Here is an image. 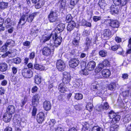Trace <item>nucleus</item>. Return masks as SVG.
<instances>
[{
  "label": "nucleus",
  "mask_w": 131,
  "mask_h": 131,
  "mask_svg": "<svg viewBox=\"0 0 131 131\" xmlns=\"http://www.w3.org/2000/svg\"><path fill=\"white\" fill-rule=\"evenodd\" d=\"M12 115L6 112L4 114L3 116V120L5 122H9L11 120Z\"/></svg>",
  "instance_id": "nucleus-16"
},
{
  "label": "nucleus",
  "mask_w": 131,
  "mask_h": 131,
  "mask_svg": "<svg viewBox=\"0 0 131 131\" xmlns=\"http://www.w3.org/2000/svg\"><path fill=\"white\" fill-rule=\"evenodd\" d=\"M38 13L37 12H34L29 16L28 15L27 13L24 14L20 19L19 24L21 25H24L26 21L31 23L32 22L34 17Z\"/></svg>",
  "instance_id": "nucleus-2"
},
{
  "label": "nucleus",
  "mask_w": 131,
  "mask_h": 131,
  "mask_svg": "<svg viewBox=\"0 0 131 131\" xmlns=\"http://www.w3.org/2000/svg\"><path fill=\"white\" fill-rule=\"evenodd\" d=\"M73 84L74 87L78 88L80 86V84H81V82L79 80H77L73 82Z\"/></svg>",
  "instance_id": "nucleus-37"
},
{
  "label": "nucleus",
  "mask_w": 131,
  "mask_h": 131,
  "mask_svg": "<svg viewBox=\"0 0 131 131\" xmlns=\"http://www.w3.org/2000/svg\"><path fill=\"white\" fill-rule=\"evenodd\" d=\"M56 67L59 71H62L65 70L66 65L64 62L60 59L57 60Z\"/></svg>",
  "instance_id": "nucleus-8"
},
{
  "label": "nucleus",
  "mask_w": 131,
  "mask_h": 131,
  "mask_svg": "<svg viewBox=\"0 0 131 131\" xmlns=\"http://www.w3.org/2000/svg\"><path fill=\"white\" fill-rule=\"evenodd\" d=\"M78 2L76 0H71L70 2V4L71 5L74 6Z\"/></svg>",
  "instance_id": "nucleus-58"
},
{
  "label": "nucleus",
  "mask_w": 131,
  "mask_h": 131,
  "mask_svg": "<svg viewBox=\"0 0 131 131\" xmlns=\"http://www.w3.org/2000/svg\"><path fill=\"white\" fill-rule=\"evenodd\" d=\"M59 3H60V7L62 9H64L66 5L65 0H60L59 1Z\"/></svg>",
  "instance_id": "nucleus-39"
},
{
  "label": "nucleus",
  "mask_w": 131,
  "mask_h": 131,
  "mask_svg": "<svg viewBox=\"0 0 131 131\" xmlns=\"http://www.w3.org/2000/svg\"><path fill=\"white\" fill-rule=\"evenodd\" d=\"M5 45L7 47H13L15 45V42L11 39L7 40L5 43Z\"/></svg>",
  "instance_id": "nucleus-24"
},
{
  "label": "nucleus",
  "mask_w": 131,
  "mask_h": 131,
  "mask_svg": "<svg viewBox=\"0 0 131 131\" xmlns=\"http://www.w3.org/2000/svg\"><path fill=\"white\" fill-rule=\"evenodd\" d=\"M40 98L39 95L38 94L35 95L32 97V103L34 107H35L39 103V99Z\"/></svg>",
  "instance_id": "nucleus-12"
},
{
  "label": "nucleus",
  "mask_w": 131,
  "mask_h": 131,
  "mask_svg": "<svg viewBox=\"0 0 131 131\" xmlns=\"http://www.w3.org/2000/svg\"><path fill=\"white\" fill-rule=\"evenodd\" d=\"M71 79V76L69 73L66 71L63 72L62 79L63 83H61L58 87V89L60 92L63 93L66 91L67 88L65 84H69Z\"/></svg>",
  "instance_id": "nucleus-1"
},
{
  "label": "nucleus",
  "mask_w": 131,
  "mask_h": 131,
  "mask_svg": "<svg viewBox=\"0 0 131 131\" xmlns=\"http://www.w3.org/2000/svg\"><path fill=\"white\" fill-rule=\"evenodd\" d=\"M8 3L4 2H0V8L4 10L7 8Z\"/></svg>",
  "instance_id": "nucleus-30"
},
{
  "label": "nucleus",
  "mask_w": 131,
  "mask_h": 131,
  "mask_svg": "<svg viewBox=\"0 0 131 131\" xmlns=\"http://www.w3.org/2000/svg\"><path fill=\"white\" fill-rule=\"evenodd\" d=\"M52 35L48 36L46 35H43L41 40V41L44 43H46L47 45H50L51 48H53V41L50 40Z\"/></svg>",
  "instance_id": "nucleus-3"
},
{
  "label": "nucleus",
  "mask_w": 131,
  "mask_h": 131,
  "mask_svg": "<svg viewBox=\"0 0 131 131\" xmlns=\"http://www.w3.org/2000/svg\"><path fill=\"white\" fill-rule=\"evenodd\" d=\"M103 68V65L102 63L100 64L95 70V71L96 73L99 72Z\"/></svg>",
  "instance_id": "nucleus-40"
},
{
  "label": "nucleus",
  "mask_w": 131,
  "mask_h": 131,
  "mask_svg": "<svg viewBox=\"0 0 131 131\" xmlns=\"http://www.w3.org/2000/svg\"><path fill=\"white\" fill-rule=\"evenodd\" d=\"M12 52L11 51H8L6 52L5 53L2 55V57L3 58H5L9 54H12Z\"/></svg>",
  "instance_id": "nucleus-55"
},
{
  "label": "nucleus",
  "mask_w": 131,
  "mask_h": 131,
  "mask_svg": "<svg viewBox=\"0 0 131 131\" xmlns=\"http://www.w3.org/2000/svg\"><path fill=\"white\" fill-rule=\"evenodd\" d=\"M103 105L101 104L97 107L96 109L98 111H101L103 110Z\"/></svg>",
  "instance_id": "nucleus-63"
},
{
  "label": "nucleus",
  "mask_w": 131,
  "mask_h": 131,
  "mask_svg": "<svg viewBox=\"0 0 131 131\" xmlns=\"http://www.w3.org/2000/svg\"><path fill=\"white\" fill-rule=\"evenodd\" d=\"M97 82H96L95 83L92 84L91 85V88L92 90H94V89L98 90L99 88H101V87H99V85L97 84Z\"/></svg>",
  "instance_id": "nucleus-32"
},
{
  "label": "nucleus",
  "mask_w": 131,
  "mask_h": 131,
  "mask_svg": "<svg viewBox=\"0 0 131 131\" xmlns=\"http://www.w3.org/2000/svg\"><path fill=\"white\" fill-rule=\"evenodd\" d=\"M111 35V33L110 30L109 29H106L103 31L102 36L103 38H105V39H107Z\"/></svg>",
  "instance_id": "nucleus-18"
},
{
  "label": "nucleus",
  "mask_w": 131,
  "mask_h": 131,
  "mask_svg": "<svg viewBox=\"0 0 131 131\" xmlns=\"http://www.w3.org/2000/svg\"><path fill=\"white\" fill-rule=\"evenodd\" d=\"M102 105H103V110H106L109 108V106L107 102H105L104 104H102Z\"/></svg>",
  "instance_id": "nucleus-54"
},
{
  "label": "nucleus",
  "mask_w": 131,
  "mask_h": 131,
  "mask_svg": "<svg viewBox=\"0 0 131 131\" xmlns=\"http://www.w3.org/2000/svg\"><path fill=\"white\" fill-rule=\"evenodd\" d=\"M45 118V114L42 112H40L37 115V120L39 123H42L43 121Z\"/></svg>",
  "instance_id": "nucleus-13"
},
{
  "label": "nucleus",
  "mask_w": 131,
  "mask_h": 131,
  "mask_svg": "<svg viewBox=\"0 0 131 131\" xmlns=\"http://www.w3.org/2000/svg\"><path fill=\"white\" fill-rule=\"evenodd\" d=\"M109 25L113 28H118L119 26V23L116 20H111Z\"/></svg>",
  "instance_id": "nucleus-15"
},
{
  "label": "nucleus",
  "mask_w": 131,
  "mask_h": 131,
  "mask_svg": "<svg viewBox=\"0 0 131 131\" xmlns=\"http://www.w3.org/2000/svg\"><path fill=\"white\" fill-rule=\"evenodd\" d=\"M102 64L104 66H109L110 64L109 62L107 60H105L103 62Z\"/></svg>",
  "instance_id": "nucleus-52"
},
{
  "label": "nucleus",
  "mask_w": 131,
  "mask_h": 131,
  "mask_svg": "<svg viewBox=\"0 0 131 131\" xmlns=\"http://www.w3.org/2000/svg\"><path fill=\"white\" fill-rule=\"evenodd\" d=\"M129 0H121L120 5L122 6H124L128 3Z\"/></svg>",
  "instance_id": "nucleus-51"
},
{
  "label": "nucleus",
  "mask_w": 131,
  "mask_h": 131,
  "mask_svg": "<svg viewBox=\"0 0 131 131\" xmlns=\"http://www.w3.org/2000/svg\"><path fill=\"white\" fill-rule=\"evenodd\" d=\"M82 22H84V23H83V26H86L89 27H91V23L85 21L84 19L82 20Z\"/></svg>",
  "instance_id": "nucleus-50"
},
{
  "label": "nucleus",
  "mask_w": 131,
  "mask_h": 131,
  "mask_svg": "<svg viewBox=\"0 0 131 131\" xmlns=\"http://www.w3.org/2000/svg\"><path fill=\"white\" fill-rule=\"evenodd\" d=\"M95 66V62L93 61H91L88 62L86 68L89 71H91L94 69Z\"/></svg>",
  "instance_id": "nucleus-14"
},
{
  "label": "nucleus",
  "mask_w": 131,
  "mask_h": 131,
  "mask_svg": "<svg viewBox=\"0 0 131 131\" xmlns=\"http://www.w3.org/2000/svg\"><path fill=\"white\" fill-rule=\"evenodd\" d=\"M38 31V30L36 28V26L34 25L32 28L31 31V34H34L35 36H37V33Z\"/></svg>",
  "instance_id": "nucleus-34"
},
{
  "label": "nucleus",
  "mask_w": 131,
  "mask_h": 131,
  "mask_svg": "<svg viewBox=\"0 0 131 131\" xmlns=\"http://www.w3.org/2000/svg\"><path fill=\"white\" fill-rule=\"evenodd\" d=\"M90 126L89 124L87 122H85L83 126L82 131H89Z\"/></svg>",
  "instance_id": "nucleus-29"
},
{
  "label": "nucleus",
  "mask_w": 131,
  "mask_h": 131,
  "mask_svg": "<svg viewBox=\"0 0 131 131\" xmlns=\"http://www.w3.org/2000/svg\"><path fill=\"white\" fill-rule=\"evenodd\" d=\"M86 109L89 111H91L93 108V104L91 103H88L86 106Z\"/></svg>",
  "instance_id": "nucleus-42"
},
{
  "label": "nucleus",
  "mask_w": 131,
  "mask_h": 131,
  "mask_svg": "<svg viewBox=\"0 0 131 131\" xmlns=\"http://www.w3.org/2000/svg\"><path fill=\"white\" fill-rule=\"evenodd\" d=\"M109 116L110 119L112 120L111 121L112 123H116L121 118L120 116L117 115L113 111H111L109 113Z\"/></svg>",
  "instance_id": "nucleus-5"
},
{
  "label": "nucleus",
  "mask_w": 131,
  "mask_h": 131,
  "mask_svg": "<svg viewBox=\"0 0 131 131\" xmlns=\"http://www.w3.org/2000/svg\"><path fill=\"white\" fill-rule=\"evenodd\" d=\"M15 106L13 105H9L7 107L6 112L12 115L15 112Z\"/></svg>",
  "instance_id": "nucleus-19"
},
{
  "label": "nucleus",
  "mask_w": 131,
  "mask_h": 131,
  "mask_svg": "<svg viewBox=\"0 0 131 131\" xmlns=\"http://www.w3.org/2000/svg\"><path fill=\"white\" fill-rule=\"evenodd\" d=\"M119 126L117 124H113L111 125L110 128V131H117L119 129Z\"/></svg>",
  "instance_id": "nucleus-33"
},
{
  "label": "nucleus",
  "mask_w": 131,
  "mask_h": 131,
  "mask_svg": "<svg viewBox=\"0 0 131 131\" xmlns=\"http://www.w3.org/2000/svg\"><path fill=\"white\" fill-rule=\"evenodd\" d=\"M121 0H113L114 4L117 5H119L121 4Z\"/></svg>",
  "instance_id": "nucleus-59"
},
{
  "label": "nucleus",
  "mask_w": 131,
  "mask_h": 131,
  "mask_svg": "<svg viewBox=\"0 0 131 131\" xmlns=\"http://www.w3.org/2000/svg\"><path fill=\"white\" fill-rule=\"evenodd\" d=\"M44 3L43 0H39L35 5V8L37 9H39L43 6Z\"/></svg>",
  "instance_id": "nucleus-23"
},
{
  "label": "nucleus",
  "mask_w": 131,
  "mask_h": 131,
  "mask_svg": "<svg viewBox=\"0 0 131 131\" xmlns=\"http://www.w3.org/2000/svg\"><path fill=\"white\" fill-rule=\"evenodd\" d=\"M79 62L80 61L78 59L72 58L69 61V65L70 67L74 68L78 66Z\"/></svg>",
  "instance_id": "nucleus-10"
},
{
  "label": "nucleus",
  "mask_w": 131,
  "mask_h": 131,
  "mask_svg": "<svg viewBox=\"0 0 131 131\" xmlns=\"http://www.w3.org/2000/svg\"><path fill=\"white\" fill-rule=\"evenodd\" d=\"M129 92L128 91H123L122 92V95L124 97H126L128 95Z\"/></svg>",
  "instance_id": "nucleus-60"
},
{
  "label": "nucleus",
  "mask_w": 131,
  "mask_h": 131,
  "mask_svg": "<svg viewBox=\"0 0 131 131\" xmlns=\"http://www.w3.org/2000/svg\"><path fill=\"white\" fill-rule=\"evenodd\" d=\"M43 106L44 109L46 111H48L51 109V104L49 101H45L43 103Z\"/></svg>",
  "instance_id": "nucleus-17"
},
{
  "label": "nucleus",
  "mask_w": 131,
  "mask_h": 131,
  "mask_svg": "<svg viewBox=\"0 0 131 131\" xmlns=\"http://www.w3.org/2000/svg\"><path fill=\"white\" fill-rule=\"evenodd\" d=\"M34 67L35 69L37 70L42 71L45 69L44 67L41 65H39L37 64H35L34 65Z\"/></svg>",
  "instance_id": "nucleus-35"
},
{
  "label": "nucleus",
  "mask_w": 131,
  "mask_h": 131,
  "mask_svg": "<svg viewBox=\"0 0 131 131\" xmlns=\"http://www.w3.org/2000/svg\"><path fill=\"white\" fill-rule=\"evenodd\" d=\"M35 83L37 84H40L41 81V77L39 75H35Z\"/></svg>",
  "instance_id": "nucleus-31"
},
{
  "label": "nucleus",
  "mask_w": 131,
  "mask_h": 131,
  "mask_svg": "<svg viewBox=\"0 0 131 131\" xmlns=\"http://www.w3.org/2000/svg\"><path fill=\"white\" fill-rule=\"evenodd\" d=\"M101 73L102 76L105 78L109 77L111 75V72L108 69H104L103 70Z\"/></svg>",
  "instance_id": "nucleus-20"
},
{
  "label": "nucleus",
  "mask_w": 131,
  "mask_h": 131,
  "mask_svg": "<svg viewBox=\"0 0 131 131\" xmlns=\"http://www.w3.org/2000/svg\"><path fill=\"white\" fill-rule=\"evenodd\" d=\"M35 107H34L33 108L32 111V115L33 116H35L36 113L37 109Z\"/></svg>",
  "instance_id": "nucleus-64"
},
{
  "label": "nucleus",
  "mask_w": 131,
  "mask_h": 131,
  "mask_svg": "<svg viewBox=\"0 0 131 131\" xmlns=\"http://www.w3.org/2000/svg\"><path fill=\"white\" fill-rule=\"evenodd\" d=\"M80 38L78 36H77L75 37L73 39L72 43L75 46H76L79 45Z\"/></svg>",
  "instance_id": "nucleus-27"
},
{
  "label": "nucleus",
  "mask_w": 131,
  "mask_h": 131,
  "mask_svg": "<svg viewBox=\"0 0 131 131\" xmlns=\"http://www.w3.org/2000/svg\"><path fill=\"white\" fill-rule=\"evenodd\" d=\"M101 16H94L93 17V20L95 22H96L98 20H100L101 19Z\"/></svg>",
  "instance_id": "nucleus-53"
},
{
  "label": "nucleus",
  "mask_w": 131,
  "mask_h": 131,
  "mask_svg": "<svg viewBox=\"0 0 131 131\" xmlns=\"http://www.w3.org/2000/svg\"><path fill=\"white\" fill-rule=\"evenodd\" d=\"M22 74L25 78H30L32 76V72L29 69H24L22 70Z\"/></svg>",
  "instance_id": "nucleus-9"
},
{
  "label": "nucleus",
  "mask_w": 131,
  "mask_h": 131,
  "mask_svg": "<svg viewBox=\"0 0 131 131\" xmlns=\"http://www.w3.org/2000/svg\"><path fill=\"white\" fill-rule=\"evenodd\" d=\"M27 101V96H25L24 97V99L23 100H22V101L21 103L22 104L21 105V106L23 107L24 105L26 104Z\"/></svg>",
  "instance_id": "nucleus-56"
},
{
  "label": "nucleus",
  "mask_w": 131,
  "mask_h": 131,
  "mask_svg": "<svg viewBox=\"0 0 131 131\" xmlns=\"http://www.w3.org/2000/svg\"><path fill=\"white\" fill-rule=\"evenodd\" d=\"M14 61L15 64H19L21 62V59L20 58L17 57L14 59Z\"/></svg>",
  "instance_id": "nucleus-49"
},
{
  "label": "nucleus",
  "mask_w": 131,
  "mask_h": 131,
  "mask_svg": "<svg viewBox=\"0 0 131 131\" xmlns=\"http://www.w3.org/2000/svg\"><path fill=\"white\" fill-rule=\"evenodd\" d=\"M75 97L77 100H80L82 99L83 98L82 95L80 93L75 94Z\"/></svg>",
  "instance_id": "nucleus-46"
},
{
  "label": "nucleus",
  "mask_w": 131,
  "mask_h": 131,
  "mask_svg": "<svg viewBox=\"0 0 131 131\" xmlns=\"http://www.w3.org/2000/svg\"><path fill=\"white\" fill-rule=\"evenodd\" d=\"M50 45H47L46 47H45L42 49V53L45 56H48L49 55L51 52L54 51V47L53 46V48H51Z\"/></svg>",
  "instance_id": "nucleus-6"
},
{
  "label": "nucleus",
  "mask_w": 131,
  "mask_h": 131,
  "mask_svg": "<svg viewBox=\"0 0 131 131\" xmlns=\"http://www.w3.org/2000/svg\"><path fill=\"white\" fill-rule=\"evenodd\" d=\"M99 55L102 57H105L107 55V52L105 50H101L99 52Z\"/></svg>",
  "instance_id": "nucleus-44"
},
{
  "label": "nucleus",
  "mask_w": 131,
  "mask_h": 131,
  "mask_svg": "<svg viewBox=\"0 0 131 131\" xmlns=\"http://www.w3.org/2000/svg\"><path fill=\"white\" fill-rule=\"evenodd\" d=\"M118 6L115 4L111 6L110 7V12L112 14L118 13L119 8V7Z\"/></svg>",
  "instance_id": "nucleus-11"
},
{
  "label": "nucleus",
  "mask_w": 131,
  "mask_h": 131,
  "mask_svg": "<svg viewBox=\"0 0 131 131\" xmlns=\"http://www.w3.org/2000/svg\"><path fill=\"white\" fill-rule=\"evenodd\" d=\"M80 74L82 75H88V73L87 70L86 69H84L81 70L80 71Z\"/></svg>",
  "instance_id": "nucleus-47"
},
{
  "label": "nucleus",
  "mask_w": 131,
  "mask_h": 131,
  "mask_svg": "<svg viewBox=\"0 0 131 131\" xmlns=\"http://www.w3.org/2000/svg\"><path fill=\"white\" fill-rule=\"evenodd\" d=\"M7 46L5 45V43L4 45L1 47L0 49L1 51L4 52L6 51L7 50Z\"/></svg>",
  "instance_id": "nucleus-48"
},
{
  "label": "nucleus",
  "mask_w": 131,
  "mask_h": 131,
  "mask_svg": "<svg viewBox=\"0 0 131 131\" xmlns=\"http://www.w3.org/2000/svg\"><path fill=\"white\" fill-rule=\"evenodd\" d=\"M74 108L76 110H81V106L79 104L76 105L74 106Z\"/></svg>",
  "instance_id": "nucleus-61"
},
{
  "label": "nucleus",
  "mask_w": 131,
  "mask_h": 131,
  "mask_svg": "<svg viewBox=\"0 0 131 131\" xmlns=\"http://www.w3.org/2000/svg\"><path fill=\"white\" fill-rule=\"evenodd\" d=\"M92 131H104L103 128L98 126H95L92 127Z\"/></svg>",
  "instance_id": "nucleus-41"
},
{
  "label": "nucleus",
  "mask_w": 131,
  "mask_h": 131,
  "mask_svg": "<svg viewBox=\"0 0 131 131\" xmlns=\"http://www.w3.org/2000/svg\"><path fill=\"white\" fill-rule=\"evenodd\" d=\"M65 26L64 24L62 23L60 24L57 26L56 30V31H58L59 32L57 31V32H59L58 34H59L60 32H62L64 30Z\"/></svg>",
  "instance_id": "nucleus-22"
},
{
  "label": "nucleus",
  "mask_w": 131,
  "mask_h": 131,
  "mask_svg": "<svg viewBox=\"0 0 131 131\" xmlns=\"http://www.w3.org/2000/svg\"><path fill=\"white\" fill-rule=\"evenodd\" d=\"M59 34L55 33L54 35L53 36L52 38L53 41V43L54 46L57 47L60 45L62 41V38L59 35Z\"/></svg>",
  "instance_id": "nucleus-7"
},
{
  "label": "nucleus",
  "mask_w": 131,
  "mask_h": 131,
  "mask_svg": "<svg viewBox=\"0 0 131 131\" xmlns=\"http://www.w3.org/2000/svg\"><path fill=\"white\" fill-rule=\"evenodd\" d=\"M5 24L6 27H9L11 25V20L10 19L7 18L5 20Z\"/></svg>",
  "instance_id": "nucleus-38"
},
{
  "label": "nucleus",
  "mask_w": 131,
  "mask_h": 131,
  "mask_svg": "<svg viewBox=\"0 0 131 131\" xmlns=\"http://www.w3.org/2000/svg\"><path fill=\"white\" fill-rule=\"evenodd\" d=\"M48 18L50 23H53L56 21L58 19V14L57 12L51 10L48 15Z\"/></svg>",
  "instance_id": "nucleus-4"
},
{
  "label": "nucleus",
  "mask_w": 131,
  "mask_h": 131,
  "mask_svg": "<svg viewBox=\"0 0 131 131\" xmlns=\"http://www.w3.org/2000/svg\"><path fill=\"white\" fill-rule=\"evenodd\" d=\"M98 4L99 6L102 9H104L105 7L107 5L105 0H100Z\"/></svg>",
  "instance_id": "nucleus-28"
},
{
  "label": "nucleus",
  "mask_w": 131,
  "mask_h": 131,
  "mask_svg": "<svg viewBox=\"0 0 131 131\" xmlns=\"http://www.w3.org/2000/svg\"><path fill=\"white\" fill-rule=\"evenodd\" d=\"M119 46L118 45H115L112 47L111 49L113 51H116L119 48Z\"/></svg>",
  "instance_id": "nucleus-57"
},
{
  "label": "nucleus",
  "mask_w": 131,
  "mask_h": 131,
  "mask_svg": "<svg viewBox=\"0 0 131 131\" xmlns=\"http://www.w3.org/2000/svg\"><path fill=\"white\" fill-rule=\"evenodd\" d=\"M35 53L33 52H32L30 54L29 56V58L30 59H33L35 57Z\"/></svg>",
  "instance_id": "nucleus-62"
},
{
  "label": "nucleus",
  "mask_w": 131,
  "mask_h": 131,
  "mask_svg": "<svg viewBox=\"0 0 131 131\" xmlns=\"http://www.w3.org/2000/svg\"><path fill=\"white\" fill-rule=\"evenodd\" d=\"M73 17L70 14H68L66 17V20L67 22L69 23L71 21H72Z\"/></svg>",
  "instance_id": "nucleus-45"
},
{
  "label": "nucleus",
  "mask_w": 131,
  "mask_h": 131,
  "mask_svg": "<svg viewBox=\"0 0 131 131\" xmlns=\"http://www.w3.org/2000/svg\"><path fill=\"white\" fill-rule=\"evenodd\" d=\"M116 86V84L115 83H112L109 85L108 88L111 90H113Z\"/></svg>",
  "instance_id": "nucleus-43"
},
{
  "label": "nucleus",
  "mask_w": 131,
  "mask_h": 131,
  "mask_svg": "<svg viewBox=\"0 0 131 131\" xmlns=\"http://www.w3.org/2000/svg\"><path fill=\"white\" fill-rule=\"evenodd\" d=\"M75 23L74 21H72L69 23L67 26V30L69 31H71L75 27Z\"/></svg>",
  "instance_id": "nucleus-21"
},
{
  "label": "nucleus",
  "mask_w": 131,
  "mask_h": 131,
  "mask_svg": "<svg viewBox=\"0 0 131 131\" xmlns=\"http://www.w3.org/2000/svg\"><path fill=\"white\" fill-rule=\"evenodd\" d=\"M8 66L6 63H3L0 64V70L2 72L6 71L7 69Z\"/></svg>",
  "instance_id": "nucleus-26"
},
{
  "label": "nucleus",
  "mask_w": 131,
  "mask_h": 131,
  "mask_svg": "<svg viewBox=\"0 0 131 131\" xmlns=\"http://www.w3.org/2000/svg\"><path fill=\"white\" fill-rule=\"evenodd\" d=\"M91 41L90 39L87 37L86 38V42L85 43V48L84 51H86L89 49L90 44L91 43Z\"/></svg>",
  "instance_id": "nucleus-25"
},
{
  "label": "nucleus",
  "mask_w": 131,
  "mask_h": 131,
  "mask_svg": "<svg viewBox=\"0 0 131 131\" xmlns=\"http://www.w3.org/2000/svg\"><path fill=\"white\" fill-rule=\"evenodd\" d=\"M131 120V115L127 114L126 115L123 119V121L125 123H127Z\"/></svg>",
  "instance_id": "nucleus-36"
}]
</instances>
